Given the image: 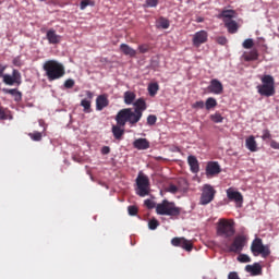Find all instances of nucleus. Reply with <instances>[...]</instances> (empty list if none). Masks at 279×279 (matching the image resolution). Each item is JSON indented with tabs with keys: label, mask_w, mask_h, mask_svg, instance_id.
Instances as JSON below:
<instances>
[{
	"label": "nucleus",
	"mask_w": 279,
	"mask_h": 279,
	"mask_svg": "<svg viewBox=\"0 0 279 279\" xmlns=\"http://www.w3.org/2000/svg\"><path fill=\"white\" fill-rule=\"evenodd\" d=\"M215 195H217V190L210 184H204L199 197V205L208 206L215 199Z\"/></svg>",
	"instance_id": "obj_9"
},
{
	"label": "nucleus",
	"mask_w": 279,
	"mask_h": 279,
	"mask_svg": "<svg viewBox=\"0 0 279 279\" xmlns=\"http://www.w3.org/2000/svg\"><path fill=\"white\" fill-rule=\"evenodd\" d=\"M157 215H166L167 217H180L182 209L175 206V203L163 199L156 206Z\"/></svg>",
	"instance_id": "obj_4"
},
{
	"label": "nucleus",
	"mask_w": 279,
	"mask_h": 279,
	"mask_svg": "<svg viewBox=\"0 0 279 279\" xmlns=\"http://www.w3.org/2000/svg\"><path fill=\"white\" fill-rule=\"evenodd\" d=\"M251 252L254 256H260L263 258H267L271 254V250H269V245L263 244V239L255 238L251 244Z\"/></svg>",
	"instance_id": "obj_8"
},
{
	"label": "nucleus",
	"mask_w": 279,
	"mask_h": 279,
	"mask_svg": "<svg viewBox=\"0 0 279 279\" xmlns=\"http://www.w3.org/2000/svg\"><path fill=\"white\" fill-rule=\"evenodd\" d=\"M43 69L46 73L48 82H56L66 75L64 64L56 60H48L44 63Z\"/></svg>",
	"instance_id": "obj_2"
},
{
	"label": "nucleus",
	"mask_w": 279,
	"mask_h": 279,
	"mask_svg": "<svg viewBox=\"0 0 279 279\" xmlns=\"http://www.w3.org/2000/svg\"><path fill=\"white\" fill-rule=\"evenodd\" d=\"M221 173V166L217 161H209L206 166L207 178H214V175H219Z\"/></svg>",
	"instance_id": "obj_16"
},
{
	"label": "nucleus",
	"mask_w": 279,
	"mask_h": 279,
	"mask_svg": "<svg viewBox=\"0 0 279 279\" xmlns=\"http://www.w3.org/2000/svg\"><path fill=\"white\" fill-rule=\"evenodd\" d=\"M234 10H223L219 14V19H223L225 27H227L229 34H236L239 32V24L234 19Z\"/></svg>",
	"instance_id": "obj_6"
},
{
	"label": "nucleus",
	"mask_w": 279,
	"mask_h": 279,
	"mask_svg": "<svg viewBox=\"0 0 279 279\" xmlns=\"http://www.w3.org/2000/svg\"><path fill=\"white\" fill-rule=\"evenodd\" d=\"M213 95H223V84L217 78H213L207 87Z\"/></svg>",
	"instance_id": "obj_15"
},
{
	"label": "nucleus",
	"mask_w": 279,
	"mask_h": 279,
	"mask_svg": "<svg viewBox=\"0 0 279 279\" xmlns=\"http://www.w3.org/2000/svg\"><path fill=\"white\" fill-rule=\"evenodd\" d=\"M238 260H239V263H252V258H250V256H247L245 254H240L238 256Z\"/></svg>",
	"instance_id": "obj_39"
},
{
	"label": "nucleus",
	"mask_w": 279,
	"mask_h": 279,
	"mask_svg": "<svg viewBox=\"0 0 279 279\" xmlns=\"http://www.w3.org/2000/svg\"><path fill=\"white\" fill-rule=\"evenodd\" d=\"M206 106V102H204V100H199V101H196L192 105V108H194V110H197V109H204V107Z\"/></svg>",
	"instance_id": "obj_40"
},
{
	"label": "nucleus",
	"mask_w": 279,
	"mask_h": 279,
	"mask_svg": "<svg viewBox=\"0 0 279 279\" xmlns=\"http://www.w3.org/2000/svg\"><path fill=\"white\" fill-rule=\"evenodd\" d=\"M263 141H271V132L269 130H264L262 135Z\"/></svg>",
	"instance_id": "obj_42"
},
{
	"label": "nucleus",
	"mask_w": 279,
	"mask_h": 279,
	"mask_svg": "<svg viewBox=\"0 0 279 279\" xmlns=\"http://www.w3.org/2000/svg\"><path fill=\"white\" fill-rule=\"evenodd\" d=\"M90 104L92 101L88 99H83L81 101V106L84 108V112H90Z\"/></svg>",
	"instance_id": "obj_37"
},
{
	"label": "nucleus",
	"mask_w": 279,
	"mask_h": 279,
	"mask_svg": "<svg viewBox=\"0 0 279 279\" xmlns=\"http://www.w3.org/2000/svg\"><path fill=\"white\" fill-rule=\"evenodd\" d=\"M88 5H95V1L94 0H82L81 4H80V9L81 10H86V8H88Z\"/></svg>",
	"instance_id": "obj_33"
},
{
	"label": "nucleus",
	"mask_w": 279,
	"mask_h": 279,
	"mask_svg": "<svg viewBox=\"0 0 279 279\" xmlns=\"http://www.w3.org/2000/svg\"><path fill=\"white\" fill-rule=\"evenodd\" d=\"M134 110L132 108H124L118 112V123L124 124L130 123V125H136L141 119H143V112L147 110V102L145 98H138L133 102Z\"/></svg>",
	"instance_id": "obj_1"
},
{
	"label": "nucleus",
	"mask_w": 279,
	"mask_h": 279,
	"mask_svg": "<svg viewBox=\"0 0 279 279\" xmlns=\"http://www.w3.org/2000/svg\"><path fill=\"white\" fill-rule=\"evenodd\" d=\"M243 49H253L254 48V39L247 38L242 44Z\"/></svg>",
	"instance_id": "obj_32"
},
{
	"label": "nucleus",
	"mask_w": 279,
	"mask_h": 279,
	"mask_svg": "<svg viewBox=\"0 0 279 279\" xmlns=\"http://www.w3.org/2000/svg\"><path fill=\"white\" fill-rule=\"evenodd\" d=\"M28 136L32 141L40 142L43 141V133L38 131H34L33 133H28Z\"/></svg>",
	"instance_id": "obj_30"
},
{
	"label": "nucleus",
	"mask_w": 279,
	"mask_h": 279,
	"mask_svg": "<svg viewBox=\"0 0 279 279\" xmlns=\"http://www.w3.org/2000/svg\"><path fill=\"white\" fill-rule=\"evenodd\" d=\"M270 147H271L272 149H279V143L276 142L275 140H271V141H270Z\"/></svg>",
	"instance_id": "obj_49"
},
{
	"label": "nucleus",
	"mask_w": 279,
	"mask_h": 279,
	"mask_svg": "<svg viewBox=\"0 0 279 279\" xmlns=\"http://www.w3.org/2000/svg\"><path fill=\"white\" fill-rule=\"evenodd\" d=\"M86 97L88 98L87 101H93V97H95V95L93 94V92L87 90V92H86Z\"/></svg>",
	"instance_id": "obj_52"
},
{
	"label": "nucleus",
	"mask_w": 279,
	"mask_h": 279,
	"mask_svg": "<svg viewBox=\"0 0 279 279\" xmlns=\"http://www.w3.org/2000/svg\"><path fill=\"white\" fill-rule=\"evenodd\" d=\"M227 197L230 202H235V204H243V194L241 192L235 191L233 187H229L227 190Z\"/></svg>",
	"instance_id": "obj_17"
},
{
	"label": "nucleus",
	"mask_w": 279,
	"mask_h": 279,
	"mask_svg": "<svg viewBox=\"0 0 279 279\" xmlns=\"http://www.w3.org/2000/svg\"><path fill=\"white\" fill-rule=\"evenodd\" d=\"M210 121L214 123H223V118L221 117V113L216 112L211 116H209Z\"/></svg>",
	"instance_id": "obj_31"
},
{
	"label": "nucleus",
	"mask_w": 279,
	"mask_h": 279,
	"mask_svg": "<svg viewBox=\"0 0 279 279\" xmlns=\"http://www.w3.org/2000/svg\"><path fill=\"white\" fill-rule=\"evenodd\" d=\"M158 23H159V27H161L162 29H169V26H170L169 20L165 17H160Z\"/></svg>",
	"instance_id": "obj_34"
},
{
	"label": "nucleus",
	"mask_w": 279,
	"mask_h": 279,
	"mask_svg": "<svg viewBox=\"0 0 279 279\" xmlns=\"http://www.w3.org/2000/svg\"><path fill=\"white\" fill-rule=\"evenodd\" d=\"M39 1H47V0H39Z\"/></svg>",
	"instance_id": "obj_55"
},
{
	"label": "nucleus",
	"mask_w": 279,
	"mask_h": 279,
	"mask_svg": "<svg viewBox=\"0 0 279 279\" xmlns=\"http://www.w3.org/2000/svg\"><path fill=\"white\" fill-rule=\"evenodd\" d=\"M158 90H160V85H158V83H150L148 85V94L150 95V97H156Z\"/></svg>",
	"instance_id": "obj_28"
},
{
	"label": "nucleus",
	"mask_w": 279,
	"mask_h": 279,
	"mask_svg": "<svg viewBox=\"0 0 279 279\" xmlns=\"http://www.w3.org/2000/svg\"><path fill=\"white\" fill-rule=\"evenodd\" d=\"M208 43V32L206 31H198L192 36V44L193 47H202V45H206Z\"/></svg>",
	"instance_id": "obj_11"
},
{
	"label": "nucleus",
	"mask_w": 279,
	"mask_h": 279,
	"mask_svg": "<svg viewBox=\"0 0 279 279\" xmlns=\"http://www.w3.org/2000/svg\"><path fill=\"white\" fill-rule=\"evenodd\" d=\"M109 105H110V100H108V96L99 95L96 98V110H98L99 112H101L104 108H108Z\"/></svg>",
	"instance_id": "obj_19"
},
{
	"label": "nucleus",
	"mask_w": 279,
	"mask_h": 279,
	"mask_svg": "<svg viewBox=\"0 0 279 279\" xmlns=\"http://www.w3.org/2000/svg\"><path fill=\"white\" fill-rule=\"evenodd\" d=\"M147 8H156L158 5V0H146Z\"/></svg>",
	"instance_id": "obj_47"
},
{
	"label": "nucleus",
	"mask_w": 279,
	"mask_h": 279,
	"mask_svg": "<svg viewBox=\"0 0 279 279\" xmlns=\"http://www.w3.org/2000/svg\"><path fill=\"white\" fill-rule=\"evenodd\" d=\"M7 119V117H5V111L3 110V107H1V105H0V120H5Z\"/></svg>",
	"instance_id": "obj_51"
},
{
	"label": "nucleus",
	"mask_w": 279,
	"mask_h": 279,
	"mask_svg": "<svg viewBox=\"0 0 279 279\" xmlns=\"http://www.w3.org/2000/svg\"><path fill=\"white\" fill-rule=\"evenodd\" d=\"M228 279H241V277H239V272L236 271H231L228 275Z\"/></svg>",
	"instance_id": "obj_48"
},
{
	"label": "nucleus",
	"mask_w": 279,
	"mask_h": 279,
	"mask_svg": "<svg viewBox=\"0 0 279 279\" xmlns=\"http://www.w3.org/2000/svg\"><path fill=\"white\" fill-rule=\"evenodd\" d=\"M158 226H160V222H158V220L156 218L149 220V222H148L149 230H156V228H158Z\"/></svg>",
	"instance_id": "obj_38"
},
{
	"label": "nucleus",
	"mask_w": 279,
	"mask_h": 279,
	"mask_svg": "<svg viewBox=\"0 0 279 279\" xmlns=\"http://www.w3.org/2000/svg\"><path fill=\"white\" fill-rule=\"evenodd\" d=\"M178 191H180V189L177 185H173V184H170L167 187V192L172 193V195H175V193H178Z\"/></svg>",
	"instance_id": "obj_43"
},
{
	"label": "nucleus",
	"mask_w": 279,
	"mask_h": 279,
	"mask_svg": "<svg viewBox=\"0 0 279 279\" xmlns=\"http://www.w3.org/2000/svg\"><path fill=\"white\" fill-rule=\"evenodd\" d=\"M144 204L146 208H148L149 210H151L153 208H156V203L151 199H146Z\"/></svg>",
	"instance_id": "obj_44"
},
{
	"label": "nucleus",
	"mask_w": 279,
	"mask_h": 279,
	"mask_svg": "<svg viewBox=\"0 0 279 279\" xmlns=\"http://www.w3.org/2000/svg\"><path fill=\"white\" fill-rule=\"evenodd\" d=\"M136 101V94L134 92H125L124 93V104L126 106H132Z\"/></svg>",
	"instance_id": "obj_27"
},
{
	"label": "nucleus",
	"mask_w": 279,
	"mask_h": 279,
	"mask_svg": "<svg viewBox=\"0 0 279 279\" xmlns=\"http://www.w3.org/2000/svg\"><path fill=\"white\" fill-rule=\"evenodd\" d=\"M0 21H1V15H0Z\"/></svg>",
	"instance_id": "obj_56"
},
{
	"label": "nucleus",
	"mask_w": 279,
	"mask_h": 279,
	"mask_svg": "<svg viewBox=\"0 0 279 279\" xmlns=\"http://www.w3.org/2000/svg\"><path fill=\"white\" fill-rule=\"evenodd\" d=\"M217 234L222 239H232L236 234L234 229V220H228L225 218L219 219L217 223Z\"/></svg>",
	"instance_id": "obj_5"
},
{
	"label": "nucleus",
	"mask_w": 279,
	"mask_h": 279,
	"mask_svg": "<svg viewBox=\"0 0 279 279\" xmlns=\"http://www.w3.org/2000/svg\"><path fill=\"white\" fill-rule=\"evenodd\" d=\"M171 245H173V247H182L185 252H193V242L186 240V238H173Z\"/></svg>",
	"instance_id": "obj_12"
},
{
	"label": "nucleus",
	"mask_w": 279,
	"mask_h": 279,
	"mask_svg": "<svg viewBox=\"0 0 279 279\" xmlns=\"http://www.w3.org/2000/svg\"><path fill=\"white\" fill-rule=\"evenodd\" d=\"M206 110H213V108H217V99L209 97L205 101Z\"/></svg>",
	"instance_id": "obj_29"
},
{
	"label": "nucleus",
	"mask_w": 279,
	"mask_h": 279,
	"mask_svg": "<svg viewBox=\"0 0 279 279\" xmlns=\"http://www.w3.org/2000/svg\"><path fill=\"white\" fill-rule=\"evenodd\" d=\"M5 71V66H3L2 64H0V77L4 76L5 74H3Z\"/></svg>",
	"instance_id": "obj_53"
},
{
	"label": "nucleus",
	"mask_w": 279,
	"mask_h": 279,
	"mask_svg": "<svg viewBox=\"0 0 279 279\" xmlns=\"http://www.w3.org/2000/svg\"><path fill=\"white\" fill-rule=\"evenodd\" d=\"M75 86V81L73 78H69L64 82V88H73Z\"/></svg>",
	"instance_id": "obj_46"
},
{
	"label": "nucleus",
	"mask_w": 279,
	"mask_h": 279,
	"mask_svg": "<svg viewBox=\"0 0 279 279\" xmlns=\"http://www.w3.org/2000/svg\"><path fill=\"white\" fill-rule=\"evenodd\" d=\"M187 163L192 173H199V161L197 160V157L190 155L187 157Z\"/></svg>",
	"instance_id": "obj_20"
},
{
	"label": "nucleus",
	"mask_w": 279,
	"mask_h": 279,
	"mask_svg": "<svg viewBox=\"0 0 279 279\" xmlns=\"http://www.w3.org/2000/svg\"><path fill=\"white\" fill-rule=\"evenodd\" d=\"M101 154H102L104 156H108V154H110V148H109L108 146H104V147L101 148Z\"/></svg>",
	"instance_id": "obj_50"
},
{
	"label": "nucleus",
	"mask_w": 279,
	"mask_h": 279,
	"mask_svg": "<svg viewBox=\"0 0 279 279\" xmlns=\"http://www.w3.org/2000/svg\"><path fill=\"white\" fill-rule=\"evenodd\" d=\"M2 77L7 86H14V84L21 86V72H19V70H13L12 75L4 74Z\"/></svg>",
	"instance_id": "obj_13"
},
{
	"label": "nucleus",
	"mask_w": 279,
	"mask_h": 279,
	"mask_svg": "<svg viewBox=\"0 0 279 279\" xmlns=\"http://www.w3.org/2000/svg\"><path fill=\"white\" fill-rule=\"evenodd\" d=\"M262 84L256 89L262 97H274L276 95V81L274 76L266 74L262 78Z\"/></svg>",
	"instance_id": "obj_3"
},
{
	"label": "nucleus",
	"mask_w": 279,
	"mask_h": 279,
	"mask_svg": "<svg viewBox=\"0 0 279 279\" xmlns=\"http://www.w3.org/2000/svg\"><path fill=\"white\" fill-rule=\"evenodd\" d=\"M225 246L227 247L228 252H232L233 254H241V252H243V247H245V235L235 236L231 244L225 242Z\"/></svg>",
	"instance_id": "obj_10"
},
{
	"label": "nucleus",
	"mask_w": 279,
	"mask_h": 279,
	"mask_svg": "<svg viewBox=\"0 0 279 279\" xmlns=\"http://www.w3.org/2000/svg\"><path fill=\"white\" fill-rule=\"evenodd\" d=\"M120 51L124 56H129V58H136V53H137L136 50H134V48L130 47V45L128 44H121Z\"/></svg>",
	"instance_id": "obj_21"
},
{
	"label": "nucleus",
	"mask_w": 279,
	"mask_h": 279,
	"mask_svg": "<svg viewBox=\"0 0 279 279\" xmlns=\"http://www.w3.org/2000/svg\"><path fill=\"white\" fill-rule=\"evenodd\" d=\"M133 146L140 150L149 149V141L147 138H137L134 141Z\"/></svg>",
	"instance_id": "obj_22"
},
{
	"label": "nucleus",
	"mask_w": 279,
	"mask_h": 279,
	"mask_svg": "<svg viewBox=\"0 0 279 279\" xmlns=\"http://www.w3.org/2000/svg\"><path fill=\"white\" fill-rule=\"evenodd\" d=\"M150 49L151 47H149V44H142L137 47V50L140 51V53H149Z\"/></svg>",
	"instance_id": "obj_35"
},
{
	"label": "nucleus",
	"mask_w": 279,
	"mask_h": 279,
	"mask_svg": "<svg viewBox=\"0 0 279 279\" xmlns=\"http://www.w3.org/2000/svg\"><path fill=\"white\" fill-rule=\"evenodd\" d=\"M259 56L258 49L254 48L250 52L244 53V60L245 62H254L258 60Z\"/></svg>",
	"instance_id": "obj_23"
},
{
	"label": "nucleus",
	"mask_w": 279,
	"mask_h": 279,
	"mask_svg": "<svg viewBox=\"0 0 279 279\" xmlns=\"http://www.w3.org/2000/svg\"><path fill=\"white\" fill-rule=\"evenodd\" d=\"M128 213L131 217H136V215H138V207H136V205H131L128 207Z\"/></svg>",
	"instance_id": "obj_36"
},
{
	"label": "nucleus",
	"mask_w": 279,
	"mask_h": 279,
	"mask_svg": "<svg viewBox=\"0 0 279 279\" xmlns=\"http://www.w3.org/2000/svg\"><path fill=\"white\" fill-rule=\"evenodd\" d=\"M202 21H204V20H202V19H198V20H197L198 23H202Z\"/></svg>",
	"instance_id": "obj_54"
},
{
	"label": "nucleus",
	"mask_w": 279,
	"mask_h": 279,
	"mask_svg": "<svg viewBox=\"0 0 279 279\" xmlns=\"http://www.w3.org/2000/svg\"><path fill=\"white\" fill-rule=\"evenodd\" d=\"M2 90L5 95H12V97H14V101H21V99H23V94L19 92V89L3 88Z\"/></svg>",
	"instance_id": "obj_26"
},
{
	"label": "nucleus",
	"mask_w": 279,
	"mask_h": 279,
	"mask_svg": "<svg viewBox=\"0 0 279 279\" xmlns=\"http://www.w3.org/2000/svg\"><path fill=\"white\" fill-rule=\"evenodd\" d=\"M245 271H247V274H252V276H259L263 268L260 267V264L246 265Z\"/></svg>",
	"instance_id": "obj_25"
},
{
	"label": "nucleus",
	"mask_w": 279,
	"mask_h": 279,
	"mask_svg": "<svg viewBox=\"0 0 279 279\" xmlns=\"http://www.w3.org/2000/svg\"><path fill=\"white\" fill-rule=\"evenodd\" d=\"M216 43H218V45H228V38H226V36H219L216 38Z\"/></svg>",
	"instance_id": "obj_45"
},
{
	"label": "nucleus",
	"mask_w": 279,
	"mask_h": 279,
	"mask_svg": "<svg viewBox=\"0 0 279 279\" xmlns=\"http://www.w3.org/2000/svg\"><path fill=\"white\" fill-rule=\"evenodd\" d=\"M46 38L49 45H60L62 41V36L56 34V29L51 28L47 32Z\"/></svg>",
	"instance_id": "obj_18"
},
{
	"label": "nucleus",
	"mask_w": 279,
	"mask_h": 279,
	"mask_svg": "<svg viewBox=\"0 0 279 279\" xmlns=\"http://www.w3.org/2000/svg\"><path fill=\"white\" fill-rule=\"evenodd\" d=\"M156 121H158V118L155 114H149L147 117V124L148 125H156Z\"/></svg>",
	"instance_id": "obj_41"
},
{
	"label": "nucleus",
	"mask_w": 279,
	"mask_h": 279,
	"mask_svg": "<svg viewBox=\"0 0 279 279\" xmlns=\"http://www.w3.org/2000/svg\"><path fill=\"white\" fill-rule=\"evenodd\" d=\"M116 122L117 125H112L111 132L116 141H121V138H123V134H125V123L128 122H124L123 124L119 123V113L116 116Z\"/></svg>",
	"instance_id": "obj_14"
},
{
	"label": "nucleus",
	"mask_w": 279,
	"mask_h": 279,
	"mask_svg": "<svg viewBox=\"0 0 279 279\" xmlns=\"http://www.w3.org/2000/svg\"><path fill=\"white\" fill-rule=\"evenodd\" d=\"M135 182L137 186L136 195H138L140 197H147L150 190L149 177L143 174V172H140Z\"/></svg>",
	"instance_id": "obj_7"
},
{
	"label": "nucleus",
	"mask_w": 279,
	"mask_h": 279,
	"mask_svg": "<svg viewBox=\"0 0 279 279\" xmlns=\"http://www.w3.org/2000/svg\"><path fill=\"white\" fill-rule=\"evenodd\" d=\"M245 145L248 151H257L258 145L256 144V138L254 135H251L246 138Z\"/></svg>",
	"instance_id": "obj_24"
}]
</instances>
